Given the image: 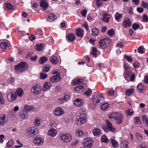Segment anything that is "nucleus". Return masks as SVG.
I'll use <instances>...</instances> for the list:
<instances>
[{
    "label": "nucleus",
    "instance_id": "nucleus-1",
    "mask_svg": "<svg viewBox=\"0 0 148 148\" xmlns=\"http://www.w3.org/2000/svg\"><path fill=\"white\" fill-rule=\"evenodd\" d=\"M109 118L112 121L116 120V123L121 124L123 121V118L121 114L119 113H113L109 116Z\"/></svg>",
    "mask_w": 148,
    "mask_h": 148
},
{
    "label": "nucleus",
    "instance_id": "nucleus-2",
    "mask_svg": "<svg viewBox=\"0 0 148 148\" xmlns=\"http://www.w3.org/2000/svg\"><path fill=\"white\" fill-rule=\"evenodd\" d=\"M104 98L102 96L97 94H95L92 97V100L95 104H101Z\"/></svg>",
    "mask_w": 148,
    "mask_h": 148
},
{
    "label": "nucleus",
    "instance_id": "nucleus-3",
    "mask_svg": "<svg viewBox=\"0 0 148 148\" xmlns=\"http://www.w3.org/2000/svg\"><path fill=\"white\" fill-rule=\"evenodd\" d=\"M28 67L27 64L25 62H22L15 66L16 71L18 72H22Z\"/></svg>",
    "mask_w": 148,
    "mask_h": 148
},
{
    "label": "nucleus",
    "instance_id": "nucleus-4",
    "mask_svg": "<svg viewBox=\"0 0 148 148\" xmlns=\"http://www.w3.org/2000/svg\"><path fill=\"white\" fill-rule=\"evenodd\" d=\"M77 118L78 119L77 123L79 125L84 124L86 122L87 118L85 114H82L78 116H77Z\"/></svg>",
    "mask_w": 148,
    "mask_h": 148
},
{
    "label": "nucleus",
    "instance_id": "nucleus-5",
    "mask_svg": "<svg viewBox=\"0 0 148 148\" xmlns=\"http://www.w3.org/2000/svg\"><path fill=\"white\" fill-rule=\"evenodd\" d=\"M28 135L31 137H33L38 134V131L37 128L32 127L28 128L26 131Z\"/></svg>",
    "mask_w": 148,
    "mask_h": 148
},
{
    "label": "nucleus",
    "instance_id": "nucleus-6",
    "mask_svg": "<svg viewBox=\"0 0 148 148\" xmlns=\"http://www.w3.org/2000/svg\"><path fill=\"white\" fill-rule=\"evenodd\" d=\"M41 90V87L38 84L34 85L31 88V92L32 93L36 95L38 94Z\"/></svg>",
    "mask_w": 148,
    "mask_h": 148
},
{
    "label": "nucleus",
    "instance_id": "nucleus-7",
    "mask_svg": "<svg viewBox=\"0 0 148 148\" xmlns=\"http://www.w3.org/2000/svg\"><path fill=\"white\" fill-rule=\"evenodd\" d=\"M61 140L64 142L68 143L72 139L71 135L69 133H64L62 134L60 137Z\"/></svg>",
    "mask_w": 148,
    "mask_h": 148
},
{
    "label": "nucleus",
    "instance_id": "nucleus-8",
    "mask_svg": "<svg viewBox=\"0 0 148 148\" xmlns=\"http://www.w3.org/2000/svg\"><path fill=\"white\" fill-rule=\"evenodd\" d=\"M106 127L104 129V130L106 132H107L108 130H110L112 132H115L116 128L113 126L111 122L108 120L106 121Z\"/></svg>",
    "mask_w": 148,
    "mask_h": 148
},
{
    "label": "nucleus",
    "instance_id": "nucleus-9",
    "mask_svg": "<svg viewBox=\"0 0 148 148\" xmlns=\"http://www.w3.org/2000/svg\"><path fill=\"white\" fill-rule=\"evenodd\" d=\"M110 43V40L108 38L101 39L99 42V45L102 49L105 48L107 45V44H109Z\"/></svg>",
    "mask_w": 148,
    "mask_h": 148
},
{
    "label": "nucleus",
    "instance_id": "nucleus-10",
    "mask_svg": "<svg viewBox=\"0 0 148 148\" xmlns=\"http://www.w3.org/2000/svg\"><path fill=\"white\" fill-rule=\"evenodd\" d=\"M83 145L85 148H90L93 145V142L90 138H87L83 142Z\"/></svg>",
    "mask_w": 148,
    "mask_h": 148
},
{
    "label": "nucleus",
    "instance_id": "nucleus-11",
    "mask_svg": "<svg viewBox=\"0 0 148 148\" xmlns=\"http://www.w3.org/2000/svg\"><path fill=\"white\" fill-rule=\"evenodd\" d=\"M6 97L8 101H13L16 99V93L15 92L9 93L7 94Z\"/></svg>",
    "mask_w": 148,
    "mask_h": 148
},
{
    "label": "nucleus",
    "instance_id": "nucleus-12",
    "mask_svg": "<svg viewBox=\"0 0 148 148\" xmlns=\"http://www.w3.org/2000/svg\"><path fill=\"white\" fill-rule=\"evenodd\" d=\"M54 113L55 115L59 116L63 115L64 113V112L61 108L58 107L55 109Z\"/></svg>",
    "mask_w": 148,
    "mask_h": 148
},
{
    "label": "nucleus",
    "instance_id": "nucleus-13",
    "mask_svg": "<svg viewBox=\"0 0 148 148\" xmlns=\"http://www.w3.org/2000/svg\"><path fill=\"white\" fill-rule=\"evenodd\" d=\"M132 22L129 18H126L123 22V26L125 28L130 27L131 25Z\"/></svg>",
    "mask_w": 148,
    "mask_h": 148
},
{
    "label": "nucleus",
    "instance_id": "nucleus-14",
    "mask_svg": "<svg viewBox=\"0 0 148 148\" xmlns=\"http://www.w3.org/2000/svg\"><path fill=\"white\" fill-rule=\"evenodd\" d=\"M29 115L27 112L24 109L21 111L19 114L20 117L22 119L25 120L28 117Z\"/></svg>",
    "mask_w": 148,
    "mask_h": 148
},
{
    "label": "nucleus",
    "instance_id": "nucleus-15",
    "mask_svg": "<svg viewBox=\"0 0 148 148\" xmlns=\"http://www.w3.org/2000/svg\"><path fill=\"white\" fill-rule=\"evenodd\" d=\"M8 121V118L5 115L1 114L0 115V125L2 126Z\"/></svg>",
    "mask_w": 148,
    "mask_h": 148
},
{
    "label": "nucleus",
    "instance_id": "nucleus-16",
    "mask_svg": "<svg viewBox=\"0 0 148 148\" xmlns=\"http://www.w3.org/2000/svg\"><path fill=\"white\" fill-rule=\"evenodd\" d=\"M33 141L36 145H42L44 143V140L42 138L38 137L35 138Z\"/></svg>",
    "mask_w": 148,
    "mask_h": 148
},
{
    "label": "nucleus",
    "instance_id": "nucleus-17",
    "mask_svg": "<svg viewBox=\"0 0 148 148\" xmlns=\"http://www.w3.org/2000/svg\"><path fill=\"white\" fill-rule=\"evenodd\" d=\"M109 143L114 148H116L119 145V143L117 141L113 138H110V139Z\"/></svg>",
    "mask_w": 148,
    "mask_h": 148
},
{
    "label": "nucleus",
    "instance_id": "nucleus-18",
    "mask_svg": "<svg viewBox=\"0 0 148 148\" xmlns=\"http://www.w3.org/2000/svg\"><path fill=\"white\" fill-rule=\"evenodd\" d=\"M61 79L60 76L54 75L50 77V81L53 83H55L59 82Z\"/></svg>",
    "mask_w": 148,
    "mask_h": 148
},
{
    "label": "nucleus",
    "instance_id": "nucleus-19",
    "mask_svg": "<svg viewBox=\"0 0 148 148\" xmlns=\"http://www.w3.org/2000/svg\"><path fill=\"white\" fill-rule=\"evenodd\" d=\"M84 103L83 100L81 99H77L74 101V103L75 106L80 107L82 106Z\"/></svg>",
    "mask_w": 148,
    "mask_h": 148
},
{
    "label": "nucleus",
    "instance_id": "nucleus-20",
    "mask_svg": "<svg viewBox=\"0 0 148 148\" xmlns=\"http://www.w3.org/2000/svg\"><path fill=\"white\" fill-rule=\"evenodd\" d=\"M40 5L44 10H45L48 7V4L47 2L43 0H41L40 2Z\"/></svg>",
    "mask_w": 148,
    "mask_h": 148
},
{
    "label": "nucleus",
    "instance_id": "nucleus-21",
    "mask_svg": "<svg viewBox=\"0 0 148 148\" xmlns=\"http://www.w3.org/2000/svg\"><path fill=\"white\" fill-rule=\"evenodd\" d=\"M51 85L49 82H46L42 88V90L44 91H46L49 90L51 87Z\"/></svg>",
    "mask_w": 148,
    "mask_h": 148
},
{
    "label": "nucleus",
    "instance_id": "nucleus-22",
    "mask_svg": "<svg viewBox=\"0 0 148 148\" xmlns=\"http://www.w3.org/2000/svg\"><path fill=\"white\" fill-rule=\"evenodd\" d=\"M57 134V131L54 129L51 128L48 132V134L51 137L55 136Z\"/></svg>",
    "mask_w": 148,
    "mask_h": 148
},
{
    "label": "nucleus",
    "instance_id": "nucleus-23",
    "mask_svg": "<svg viewBox=\"0 0 148 148\" xmlns=\"http://www.w3.org/2000/svg\"><path fill=\"white\" fill-rule=\"evenodd\" d=\"M57 18V16L55 14L52 13H51L48 15L47 20L50 22L54 21Z\"/></svg>",
    "mask_w": 148,
    "mask_h": 148
},
{
    "label": "nucleus",
    "instance_id": "nucleus-24",
    "mask_svg": "<svg viewBox=\"0 0 148 148\" xmlns=\"http://www.w3.org/2000/svg\"><path fill=\"white\" fill-rule=\"evenodd\" d=\"M128 142L125 140H122L120 143L121 148H129Z\"/></svg>",
    "mask_w": 148,
    "mask_h": 148
},
{
    "label": "nucleus",
    "instance_id": "nucleus-25",
    "mask_svg": "<svg viewBox=\"0 0 148 148\" xmlns=\"http://www.w3.org/2000/svg\"><path fill=\"white\" fill-rule=\"evenodd\" d=\"M110 18V16L109 14L105 13L103 15L102 20L103 21L108 23L109 22Z\"/></svg>",
    "mask_w": 148,
    "mask_h": 148
},
{
    "label": "nucleus",
    "instance_id": "nucleus-26",
    "mask_svg": "<svg viewBox=\"0 0 148 148\" xmlns=\"http://www.w3.org/2000/svg\"><path fill=\"white\" fill-rule=\"evenodd\" d=\"M45 45L44 43L37 45L35 47V49L38 51H40L44 49Z\"/></svg>",
    "mask_w": 148,
    "mask_h": 148
},
{
    "label": "nucleus",
    "instance_id": "nucleus-27",
    "mask_svg": "<svg viewBox=\"0 0 148 148\" xmlns=\"http://www.w3.org/2000/svg\"><path fill=\"white\" fill-rule=\"evenodd\" d=\"M92 133L95 136L99 135L101 134L100 129L98 128L94 129L92 130Z\"/></svg>",
    "mask_w": 148,
    "mask_h": 148
},
{
    "label": "nucleus",
    "instance_id": "nucleus-28",
    "mask_svg": "<svg viewBox=\"0 0 148 148\" xmlns=\"http://www.w3.org/2000/svg\"><path fill=\"white\" fill-rule=\"evenodd\" d=\"M16 93V95L18 97H21L23 94V91L21 88H18L17 89L16 92H15Z\"/></svg>",
    "mask_w": 148,
    "mask_h": 148
},
{
    "label": "nucleus",
    "instance_id": "nucleus-29",
    "mask_svg": "<svg viewBox=\"0 0 148 148\" xmlns=\"http://www.w3.org/2000/svg\"><path fill=\"white\" fill-rule=\"evenodd\" d=\"M84 79L83 78H81L75 79L73 82V84L74 85H79L81 84L84 81Z\"/></svg>",
    "mask_w": 148,
    "mask_h": 148
},
{
    "label": "nucleus",
    "instance_id": "nucleus-30",
    "mask_svg": "<svg viewBox=\"0 0 148 148\" xmlns=\"http://www.w3.org/2000/svg\"><path fill=\"white\" fill-rule=\"evenodd\" d=\"M49 60L53 64H56L58 62V59L55 56L51 57Z\"/></svg>",
    "mask_w": 148,
    "mask_h": 148
},
{
    "label": "nucleus",
    "instance_id": "nucleus-31",
    "mask_svg": "<svg viewBox=\"0 0 148 148\" xmlns=\"http://www.w3.org/2000/svg\"><path fill=\"white\" fill-rule=\"evenodd\" d=\"M137 89L139 90L140 93H143L144 92L145 87L142 84H139L137 86Z\"/></svg>",
    "mask_w": 148,
    "mask_h": 148
},
{
    "label": "nucleus",
    "instance_id": "nucleus-32",
    "mask_svg": "<svg viewBox=\"0 0 148 148\" xmlns=\"http://www.w3.org/2000/svg\"><path fill=\"white\" fill-rule=\"evenodd\" d=\"M76 35L78 37H81L83 36L82 31L81 29L79 28L76 30Z\"/></svg>",
    "mask_w": 148,
    "mask_h": 148
},
{
    "label": "nucleus",
    "instance_id": "nucleus-33",
    "mask_svg": "<svg viewBox=\"0 0 148 148\" xmlns=\"http://www.w3.org/2000/svg\"><path fill=\"white\" fill-rule=\"evenodd\" d=\"M69 40L71 41H73L75 40V34L73 33L69 34L67 36Z\"/></svg>",
    "mask_w": 148,
    "mask_h": 148
},
{
    "label": "nucleus",
    "instance_id": "nucleus-34",
    "mask_svg": "<svg viewBox=\"0 0 148 148\" xmlns=\"http://www.w3.org/2000/svg\"><path fill=\"white\" fill-rule=\"evenodd\" d=\"M48 60L47 58L45 56L41 57L39 60V63L41 64H43Z\"/></svg>",
    "mask_w": 148,
    "mask_h": 148
},
{
    "label": "nucleus",
    "instance_id": "nucleus-35",
    "mask_svg": "<svg viewBox=\"0 0 148 148\" xmlns=\"http://www.w3.org/2000/svg\"><path fill=\"white\" fill-rule=\"evenodd\" d=\"M92 35L94 36H97L98 35L99 30L97 28H95L94 29H92Z\"/></svg>",
    "mask_w": 148,
    "mask_h": 148
},
{
    "label": "nucleus",
    "instance_id": "nucleus-36",
    "mask_svg": "<svg viewBox=\"0 0 148 148\" xmlns=\"http://www.w3.org/2000/svg\"><path fill=\"white\" fill-rule=\"evenodd\" d=\"M109 107V104L107 103H106L101 106V108L102 110L105 111Z\"/></svg>",
    "mask_w": 148,
    "mask_h": 148
},
{
    "label": "nucleus",
    "instance_id": "nucleus-37",
    "mask_svg": "<svg viewBox=\"0 0 148 148\" xmlns=\"http://www.w3.org/2000/svg\"><path fill=\"white\" fill-rule=\"evenodd\" d=\"M134 123L136 124H141L140 118L139 117H136L134 119Z\"/></svg>",
    "mask_w": 148,
    "mask_h": 148
},
{
    "label": "nucleus",
    "instance_id": "nucleus-38",
    "mask_svg": "<svg viewBox=\"0 0 148 148\" xmlns=\"http://www.w3.org/2000/svg\"><path fill=\"white\" fill-rule=\"evenodd\" d=\"M134 89L133 88H129L127 89L125 91V93L127 96H129L132 94L134 92Z\"/></svg>",
    "mask_w": 148,
    "mask_h": 148
},
{
    "label": "nucleus",
    "instance_id": "nucleus-39",
    "mask_svg": "<svg viewBox=\"0 0 148 148\" xmlns=\"http://www.w3.org/2000/svg\"><path fill=\"white\" fill-rule=\"evenodd\" d=\"M8 46V43L6 42H2L0 44V46L1 47L3 50H5Z\"/></svg>",
    "mask_w": 148,
    "mask_h": 148
},
{
    "label": "nucleus",
    "instance_id": "nucleus-40",
    "mask_svg": "<svg viewBox=\"0 0 148 148\" xmlns=\"http://www.w3.org/2000/svg\"><path fill=\"white\" fill-rule=\"evenodd\" d=\"M34 109L33 106L28 105H25L24 107V110L27 111H31L33 110Z\"/></svg>",
    "mask_w": 148,
    "mask_h": 148
},
{
    "label": "nucleus",
    "instance_id": "nucleus-41",
    "mask_svg": "<svg viewBox=\"0 0 148 148\" xmlns=\"http://www.w3.org/2000/svg\"><path fill=\"white\" fill-rule=\"evenodd\" d=\"M50 66L49 65H44L42 69V71L43 73L48 72L50 70Z\"/></svg>",
    "mask_w": 148,
    "mask_h": 148
},
{
    "label": "nucleus",
    "instance_id": "nucleus-42",
    "mask_svg": "<svg viewBox=\"0 0 148 148\" xmlns=\"http://www.w3.org/2000/svg\"><path fill=\"white\" fill-rule=\"evenodd\" d=\"M6 8L8 10H11L14 8V6L11 5V4L7 3L4 4Z\"/></svg>",
    "mask_w": 148,
    "mask_h": 148
},
{
    "label": "nucleus",
    "instance_id": "nucleus-43",
    "mask_svg": "<svg viewBox=\"0 0 148 148\" xmlns=\"http://www.w3.org/2000/svg\"><path fill=\"white\" fill-rule=\"evenodd\" d=\"M101 140L102 142H104L106 143H108V140L106 136L103 135L101 138Z\"/></svg>",
    "mask_w": 148,
    "mask_h": 148
},
{
    "label": "nucleus",
    "instance_id": "nucleus-44",
    "mask_svg": "<svg viewBox=\"0 0 148 148\" xmlns=\"http://www.w3.org/2000/svg\"><path fill=\"white\" fill-rule=\"evenodd\" d=\"M76 135L77 136H82L84 135L83 132L81 130L77 129L76 132Z\"/></svg>",
    "mask_w": 148,
    "mask_h": 148
},
{
    "label": "nucleus",
    "instance_id": "nucleus-45",
    "mask_svg": "<svg viewBox=\"0 0 148 148\" xmlns=\"http://www.w3.org/2000/svg\"><path fill=\"white\" fill-rule=\"evenodd\" d=\"M97 49L95 47H93L92 49L91 54L94 56H95L97 55Z\"/></svg>",
    "mask_w": 148,
    "mask_h": 148
},
{
    "label": "nucleus",
    "instance_id": "nucleus-46",
    "mask_svg": "<svg viewBox=\"0 0 148 148\" xmlns=\"http://www.w3.org/2000/svg\"><path fill=\"white\" fill-rule=\"evenodd\" d=\"M96 5L98 7L103 5V0H95Z\"/></svg>",
    "mask_w": 148,
    "mask_h": 148
},
{
    "label": "nucleus",
    "instance_id": "nucleus-47",
    "mask_svg": "<svg viewBox=\"0 0 148 148\" xmlns=\"http://www.w3.org/2000/svg\"><path fill=\"white\" fill-rule=\"evenodd\" d=\"M135 137L136 139L138 140H140L142 139V136L138 133H136Z\"/></svg>",
    "mask_w": 148,
    "mask_h": 148
},
{
    "label": "nucleus",
    "instance_id": "nucleus-48",
    "mask_svg": "<svg viewBox=\"0 0 148 148\" xmlns=\"http://www.w3.org/2000/svg\"><path fill=\"white\" fill-rule=\"evenodd\" d=\"M40 124V120L38 118H36L34 122V125L36 126H38Z\"/></svg>",
    "mask_w": 148,
    "mask_h": 148
},
{
    "label": "nucleus",
    "instance_id": "nucleus-49",
    "mask_svg": "<svg viewBox=\"0 0 148 148\" xmlns=\"http://www.w3.org/2000/svg\"><path fill=\"white\" fill-rule=\"evenodd\" d=\"M44 73H40V77L42 79H44L47 77V74Z\"/></svg>",
    "mask_w": 148,
    "mask_h": 148
},
{
    "label": "nucleus",
    "instance_id": "nucleus-50",
    "mask_svg": "<svg viewBox=\"0 0 148 148\" xmlns=\"http://www.w3.org/2000/svg\"><path fill=\"white\" fill-rule=\"evenodd\" d=\"M122 16L121 14L117 12L115 15V18L116 20L118 21L121 18Z\"/></svg>",
    "mask_w": 148,
    "mask_h": 148
},
{
    "label": "nucleus",
    "instance_id": "nucleus-51",
    "mask_svg": "<svg viewBox=\"0 0 148 148\" xmlns=\"http://www.w3.org/2000/svg\"><path fill=\"white\" fill-rule=\"evenodd\" d=\"M132 71H130V70L127 71H125L124 72L127 78L129 77L132 74Z\"/></svg>",
    "mask_w": 148,
    "mask_h": 148
},
{
    "label": "nucleus",
    "instance_id": "nucleus-52",
    "mask_svg": "<svg viewBox=\"0 0 148 148\" xmlns=\"http://www.w3.org/2000/svg\"><path fill=\"white\" fill-rule=\"evenodd\" d=\"M142 6L144 8L147 9L148 10V3H146L143 1L141 3Z\"/></svg>",
    "mask_w": 148,
    "mask_h": 148
},
{
    "label": "nucleus",
    "instance_id": "nucleus-53",
    "mask_svg": "<svg viewBox=\"0 0 148 148\" xmlns=\"http://www.w3.org/2000/svg\"><path fill=\"white\" fill-rule=\"evenodd\" d=\"M92 90L90 89H89L84 92V94L88 96H89L91 95Z\"/></svg>",
    "mask_w": 148,
    "mask_h": 148
},
{
    "label": "nucleus",
    "instance_id": "nucleus-54",
    "mask_svg": "<svg viewBox=\"0 0 148 148\" xmlns=\"http://www.w3.org/2000/svg\"><path fill=\"white\" fill-rule=\"evenodd\" d=\"M5 103V101L3 98L2 94L0 93V104H4Z\"/></svg>",
    "mask_w": 148,
    "mask_h": 148
},
{
    "label": "nucleus",
    "instance_id": "nucleus-55",
    "mask_svg": "<svg viewBox=\"0 0 148 148\" xmlns=\"http://www.w3.org/2000/svg\"><path fill=\"white\" fill-rule=\"evenodd\" d=\"M107 34L110 36H112L114 34V32L113 29H111L108 31Z\"/></svg>",
    "mask_w": 148,
    "mask_h": 148
},
{
    "label": "nucleus",
    "instance_id": "nucleus-56",
    "mask_svg": "<svg viewBox=\"0 0 148 148\" xmlns=\"http://www.w3.org/2000/svg\"><path fill=\"white\" fill-rule=\"evenodd\" d=\"M132 27L133 29L134 30H136L139 27V25L137 23H134L132 25Z\"/></svg>",
    "mask_w": 148,
    "mask_h": 148
},
{
    "label": "nucleus",
    "instance_id": "nucleus-57",
    "mask_svg": "<svg viewBox=\"0 0 148 148\" xmlns=\"http://www.w3.org/2000/svg\"><path fill=\"white\" fill-rule=\"evenodd\" d=\"M13 141L12 139H10L7 143V146L8 147H11L13 143Z\"/></svg>",
    "mask_w": 148,
    "mask_h": 148
},
{
    "label": "nucleus",
    "instance_id": "nucleus-58",
    "mask_svg": "<svg viewBox=\"0 0 148 148\" xmlns=\"http://www.w3.org/2000/svg\"><path fill=\"white\" fill-rule=\"evenodd\" d=\"M124 57L126 59L127 61L129 62H132V58L130 56H127L126 55H125Z\"/></svg>",
    "mask_w": 148,
    "mask_h": 148
},
{
    "label": "nucleus",
    "instance_id": "nucleus-59",
    "mask_svg": "<svg viewBox=\"0 0 148 148\" xmlns=\"http://www.w3.org/2000/svg\"><path fill=\"white\" fill-rule=\"evenodd\" d=\"M125 113L128 116H130L133 114L132 111H131L130 109H128L125 112Z\"/></svg>",
    "mask_w": 148,
    "mask_h": 148
},
{
    "label": "nucleus",
    "instance_id": "nucleus-60",
    "mask_svg": "<svg viewBox=\"0 0 148 148\" xmlns=\"http://www.w3.org/2000/svg\"><path fill=\"white\" fill-rule=\"evenodd\" d=\"M143 20L144 22H148V17L146 14H144L142 17Z\"/></svg>",
    "mask_w": 148,
    "mask_h": 148
},
{
    "label": "nucleus",
    "instance_id": "nucleus-61",
    "mask_svg": "<svg viewBox=\"0 0 148 148\" xmlns=\"http://www.w3.org/2000/svg\"><path fill=\"white\" fill-rule=\"evenodd\" d=\"M52 73L53 74H56L55 76H60L59 71L58 70H53L52 71Z\"/></svg>",
    "mask_w": 148,
    "mask_h": 148
},
{
    "label": "nucleus",
    "instance_id": "nucleus-62",
    "mask_svg": "<svg viewBox=\"0 0 148 148\" xmlns=\"http://www.w3.org/2000/svg\"><path fill=\"white\" fill-rule=\"evenodd\" d=\"M81 13L83 16L85 17L87 13V11L86 9H83L81 11Z\"/></svg>",
    "mask_w": 148,
    "mask_h": 148
},
{
    "label": "nucleus",
    "instance_id": "nucleus-63",
    "mask_svg": "<svg viewBox=\"0 0 148 148\" xmlns=\"http://www.w3.org/2000/svg\"><path fill=\"white\" fill-rule=\"evenodd\" d=\"M65 101L64 97L60 98L58 100V102L60 103H63Z\"/></svg>",
    "mask_w": 148,
    "mask_h": 148
},
{
    "label": "nucleus",
    "instance_id": "nucleus-64",
    "mask_svg": "<svg viewBox=\"0 0 148 148\" xmlns=\"http://www.w3.org/2000/svg\"><path fill=\"white\" fill-rule=\"evenodd\" d=\"M64 98V99H65L66 101H68L70 98L69 94H65Z\"/></svg>",
    "mask_w": 148,
    "mask_h": 148
}]
</instances>
